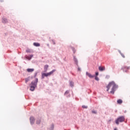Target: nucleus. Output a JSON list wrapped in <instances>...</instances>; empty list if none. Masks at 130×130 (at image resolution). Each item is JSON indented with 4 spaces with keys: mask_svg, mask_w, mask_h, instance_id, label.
<instances>
[{
    "mask_svg": "<svg viewBox=\"0 0 130 130\" xmlns=\"http://www.w3.org/2000/svg\"><path fill=\"white\" fill-rule=\"evenodd\" d=\"M110 88H111V91H110V93H111V94H114V92H115V89L117 88V85H116L114 81H112L110 82L107 86V91H109V89Z\"/></svg>",
    "mask_w": 130,
    "mask_h": 130,
    "instance_id": "nucleus-1",
    "label": "nucleus"
},
{
    "mask_svg": "<svg viewBox=\"0 0 130 130\" xmlns=\"http://www.w3.org/2000/svg\"><path fill=\"white\" fill-rule=\"evenodd\" d=\"M37 83H38V79L36 78L35 81L31 82L30 84V91H34L35 90V88H36L37 86Z\"/></svg>",
    "mask_w": 130,
    "mask_h": 130,
    "instance_id": "nucleus-2",
    "label": "nucleus"
},
{
    "mask_svg": "<svg viewBox=\"0 0 130 130\" xmlns=\"http://www.w3.org/2000/svg\"><path fill=\"white\" fill-rule=\"evenodd\" d=\"M56 71V70L54 69L52 71L47 73H42V79H44L45 77H49L51 76V75H53V73Z\"/></svg>",
    "mask_w": 130,
    "mask_h": 130,
    "instance_id": "nucleus-3",
    "label": "nucleus"
},
{
    "mask_svg": "<svg viewBox=\"0 0 130 130\" xmlns=\"http://www.w3.org/2000/svg\"><path fill=\"white\" fill-rule=\"evenodd\" d=\"M125 120V118H124V116H121L119 117L116 120L115 123L116 124L118 125L119 124V122H123Z\"/></svg>",
    "mask_w": 130,
    "mask_h": 130,
    "instance_id": "nucleus-4",
    "label": "nucleus"
},
{
    "mask_svg": "<svg viewBox=\"0 0 130 130\" xmlns=\"http://www.w3.org/2000/svg\"><path fill=\"white\" fill-rule=\"evenodd\" d=\"M86 76H88V77H89V78H90V79H93V78L95 77L94 75H92L90 73H89L88 72H86Z\"/></svg>",
    "mask_w": 130,
    "mask_h": 130,
    "instance_id": "nucleus-5",
    "label": "nucleus"
},
{
    "mask_svg": "<svg viewBox=\"0 0 130 130\" xmlns=\"http://www.w3.org/2000/svg\"><path fill=\"white\" fill-rule=\"evenodd\" d=\"M30 123L31 124H33V123H34V121H35V119H34V117H30Z\"/></svg>",
    "mask_w": 130,
    "mask_h": 130,
    "instance_id": "nucleus-6",
    "label": "nucleus"
},
{
    "mask_svg": "<svg viewBox=\"0 0 130 130\" xmlns=\"http://www.w3.org/2000/svg\"><path fill=\"white\" fill-rule=\"evenodd\" d=\"M99 71H100L101 72H103V71H105V67H100L99 68Z\"/></svg>",
    "mask_w": 130,
    "mask_h": 130,
    "instance_id": "nucleus-7",
    "label": "nucleus"
},
{
    "mask_svg": "<svg viewBox=\"0 0 130 130\" xmlns=\"http://www.w3.org/2000/svg\"><path fill=\"white\" fill-rule=\"evenodd\" d=\"M26 71L28 73H33L34 69H26Z\"/></svg>",
    "mask_w": 130,
    "mask_h": 130,
    "instance_id": "nucleus-8",
    "label": "nucleus"
},
{
    "mask_svg": "<svg viewBox=\"0 0 130 130\" xmlns=\"http://www.w3.org/2000/svg\"><path fill=\"white\" fill-rule=\"evenodd\" d=\"M34 46L38 47L40 46V44H39V43H34Z\"/></svg>",
    "mask_w": 130,
    "mask_h": 130,
    "instance_id": "nucleus-9",
    "label": "nucleus"
},
{
    "mask_svg": "<svg viewBox=\"0 0 130 130\" xmlns=\"http://www.w3.org/2000/svg\"><path fill=\"white\" fill-rule=\"evenodd\" d=\"M48 65H45V66H44V71H45V72H47V70H48Z\"/></svg>",
    "mask_w": 130,
    "mask_h": 130,
    "instance_id": "nucleus-10",
    "label": "nucleus"
},
{
    "mask_svg": "<svg viewBox=\"0 0 130 130\" xmlns=\"http://www.w3.org/2000/svg\"><path fill=\"white\" fill-rule=\"evenodd\" d=\"M2 22L4 23H8V19H7V18H4L2 20Z\"/></svg>",
    "mask_w": 130,
    "mask_h": 130,
    "instance_id": "nucleus-11",
    "label": "nucleus"
},
{
    "mask_svg": "<svg viewBox=\"0 0 130 130\" xmlns=\"http://www.w3.org/2000/svg\"><path fill=\"white\" fill-rule=\"evenodd\" d=\"M118 104H121V103H122V100L119 99V100H118L117 101Z\"/></svg>",
    "mask_w": 130,
    "mask_h": 130,
    "instance_id": "nucleus-12",
    "label": "nucleus"
},
{
    "mask_svg": "<svg viewBox=\"0 0 130 130\" xmlns=\"http://www.w3.org/2000/svg\"><path fill=\"white\" fill-rule=\"evenodd\" d=\"M74 61L76 63V64L78 66V60L75 57H74Z\"/></svg>",
    "mask_w": 130,
    "mask_h": 130,
    "instance_id": "nucleus-13",
    "label": "nucleus"
},
{
    "mask_svg": "<svg viewBox=\"0 0 130 130\" xmlns=\"http://www.w3.org/2000/svg\"><path fill=\"white\" fill-rule=\"evenodd\" d=\"M120 54H121V56H122L123 57V58H124V57H125V56H124V54L121 53V52H120Z\"/></svg>",
    "mask_w": 130,
    "mask_h": 130,
    "instance_id": "nucleus-14",
    "label": "nucleus"
},
{
    "mask_svg": "<svg viewBox=\"0 0 130 130\" xmlns=\"http://www.w3.org/2000/svg\"><path fill=\"white\" fill-rule=\"evenodd\" d=\"M70 86L71 87H74V82H70Z\"/></svg>",
    "mask_w": 130,
    "mask_h": 130,
    "instance_id": "nucleus-15",
    "label": "nucleus"
},
{
    "mask_svg": "<svg viewBox=\"0 0 130 130\" xmlns=\"http://www.w3.org/2000/svg\"><path fill=\"white\" fill-rule=\"evenodd\" d=\"M69 93H70V91H69V90H67L64 93V95H67V94H69Z\"/></svg>",
    "mask_w": 130,
    "mask_h": 130,
    "instance_id": "nucleus-16",
    "label": "nucleus"
},
{
    "mask_svg": "<svg viewBox=\"0 0 130 130\" xmlns=\"http://www.w3.org/2000/svg\"><path fill=\"white\" fill-rule=\"evenodd\" d=\"M95 80H96V81H99V78H98V77L97 76H95Z\"/></svg>",
    "mask_w": 130,
    "mask_h": 130,
    "instance_id": "nucleus-17",
    "label": "nucleus"
},
{
    "mask_svg": "<svg viewBox=\"0 0 130 130\" xmlns=\"http://www.w3.org/2000/svg\"><path fill=\"white\" fill-rule=\"evenodd\" d=\"M40 122H41L40 120H37V124H40Z\"/></svg>",
    "mask_w": 130,
    "mask_h": 130,
    "instance_id": "nucleus-18",
    "label": "nucleus"
},
{
    "mask_svg": "<svg viewBox=\"0 0 130 130\" xmlns=\"http://www.w3.org/2000/svg\"><path fill=\"white\" fill-rule=\"evenodd\" d=\"M26 52H31V50L29 49H27L26 50Z\"/></svg>",
    "mask_w": 130,
    "mask_h": 130,
    "instance_id": "nucleus-19",
    "label": "nucleus"
},
{
    "mask_svg": "<svg viewBox=\"0 0 130 130\" xmlns=\"http://www.w3.org/2000/svg\"><path fill=\"white\" fill-rule=\"evenodd\" d=\"M52 42L53 44L54 45H55V41H53V40H52Z\"/></svg>",
    "mask_w": 130,
    "mask_h": 130,
    "instance_id": "nucleus-20",
    "label": "nucleus"
},
{
    "mask_svg": "<svg viewBox=\"0 0 130 130\" xmlns=\"http://www.w3.org/2000/svg\"><path fill=\"white\" fill-rule=\"evenodd\" d=\"M73 52L74 53H76V50L75 49V48H73Z\"/></svg>",
    "mask_w": 130,
    "mask_h": 130,
    "instance_id": "nucleus-21",
    "label": "nucleus"
},
{
    "mask_svg": "<svg viewBox=\"0 0 130 130\" xmlns=\"http://www.w3.org/2000/svg\"><path fill=\"white\" fill-rule=\"evenodd\" d=\"M82 108H88V107L86 106H82Z\"/></svg>",
    "mask_w": 130,
    "mask_h": 130,
    "instance_id": "nucleus-22",
    "label": "nucleus"
},
{
    "mask_svg": "<svg viewBox=\"0 0 130 130\" xmlns=\"http://www.w3.org/2000/svg\"><path fill=\"white\" fill-rule=\"evenodd\" d=\"M28 81H29V79H28L27 78L25 79V83H27L28 82Z\"/></svg>",
    "mask_w": 130,
    "mask_h": 130,
    "instance_id": "nucleus-23",
    "label": "nucleus"
},
{
    "mask_svg": "<svg viewBox=\"0 0 130 130\" xmlns=\"http://www.w3.org/2000/svg\"><path fill=\"white\" fill-rule=\"evenodd\" d=\"M98 75H99V73L98 72L95 73V76H98Z\"/></svg>",
    "mask_w": 130,
    "mask_h": 130,
    "instance_id": "nucleus-24",
    "label": "nucleus"
},
{
    "mask_svg": "<svg viewBox=\"0 0 130 130\" xmlns=\"http://www.w3.org/2000/svg\"><path fill=\"white\" fill-rule=\"evenodd\" d=\"M92 113H96V112L95 111H92Z\"/></svg>",
    "mask_w": 130,
    "mask_h": 130,
    "instance_id": "nucleus-25",
    "label": "nucleus"
},
{
    "mask_svg": "<svg viewBox=\"0 0 130 130\" xmlns=\"http://www.w3.org/2000/svg\"><path fill=\"white\" fill-rule=\"evenodd\" d=\"M78 71H81V69L79 68H78Z\"/></svg>",
    "mask_w": 130,
    "mask_h": 130,
    "instance_id": "nucleus-26",
    "label": "nucleus"
},
{
    "mask_svg": "<svg viewBox=\"0 0 130 130\" xmlns=\"http://www.w3.org/2000/svg\"><path fill=\"white\" fill-rule=\"evenodd\" d=\"M114 130H117L116 128H115Z\"/></svg>",
    "mask_w": 130,
    "mask_h": 130,
    "instance_id": "nucleus-27",
    "label": "nucleus"
},
{
    "mask_svg": "<svg viewBox=\"0 0 130 130\" xmlns=\"http://www.w3.org/2000/svg\"><path fill=\"white\" fill-rule=\"evenodd\" d=\"M32 56H31V57H32Z\"/></svg>",
    "mask_w": 130,
    "mask_h": 130,
    "instance_id": "nucleus-28",
    "label": "nucleus"
}]
</instances>
